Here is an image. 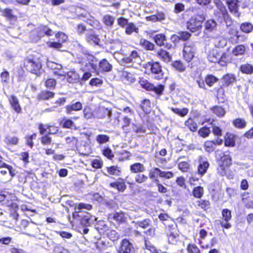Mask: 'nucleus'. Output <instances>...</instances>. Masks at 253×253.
Masks as SVG:
<instances>
[{
	"label": "nucleus",
	"instance_id": "41",
	"mask_svg": "<svg viewBox=\"0 0 253 253\" xmlns=\"http://www.w3.org/2000/svg\"><path fill=\"white\" fill-rule=\"evenodd\" d=\"M141 109L146 113H149L151 109V101L149 99H143L140 104Z\"/></svg>",
	"mask_w": 253,
	"mask_h": 253
},
{
	"label": "nucleus",
	"instance_id": "43",
	"mask_svg": "<svg viewBox=\"0 0 253 253\" xmlns=\"http://www.w3.org/2000/svg\"><path fill=\"white\" fill-rule=\"evenodd\" d=\"M239 70L243 74L251 75L253 73V65L249 63L242 64L240 66Z\"/></svg>",
	"mask_w": 253,
	"mask_h": 253
},
{
	"label": "nucleus",
	"instance_id": "56",
	"mask_svg": "<svg viewBox=\"0 0 253 253\" xmlns=\"http://www.w3.org/2000/svg\"><path fill=\"white\" fill-rule=\"evenodd\" d=\"M205 82L210 87L212 86L213 84L218 82V79L213 75H208L205 77Z\"/></svg>",
	"mask_w": 253,
	"mask_h": 253
},
{
	"label": "nucleus",
	"instance_id": "31",
	"mask_svg": "<svg viewBox=\"0 0 253 253\" xmlns=\"http://www.w3.org/2000/svg\"><path fill=\"white\" fill-rule=\"evenodd\" d=\"M185 126L191 132H194L197 130L198 125L194 119L191 117L188 118L184 122Z\"/></svg>",
	"mask_w": 253,
	"mask_h": 253
},
{
	"label": "nucleus",
	"instance_id": "47",
	"mask_svg": "<svg viewBox=\"0 0 253 253\" xmlns=\"http://www.w3.org/2000/svg\"><path fill=\"white\" fill-rule=\"evenodd\" d=\"M211 110L217 116L220 117L224 116L226 114L225 110L222 106L217 105L213 106L211 108Z\"/></svg>",
	"mask_w": 253,
	"mask_h": 253
},
{
	"label": "nucleus",
	"instance_id": "25",
	"mask_svg": "<svg viewBox=\"0 0 253 253\" xmlns=\"http://www.w3.org/2000/svg\"><path fill=\"white\" fill-rule=\"evenodd\" d=\"M112 68V65L109 63L106 59L104 58L100 61L98 65V70L100 72H108L111 71Z\"/></svg>",
	"mask_w": 253,
	"mask_h": 253
},
{
	"label": "nucleus",
	"instance_id": "62",
	"mask_svg": "<svg viewBox=\"0 0 253 253\" xmlns=\"http://www.w3.org/2000/svg\"><path fill=\"white\" fill-rule=\"evenodd\" d=\"M107 171L110 175H119L121 173V170L119 167L116 166H112L107 168Z\"/></svg>",
	"mask_w": 253,
	"mask_h": 253
},
{
	"label": "nucleus",
	"instance_id": "7",
	"mask_svg": "<svg viewBox=\"0 0 253 253\" xmlns=\"http://www.w3.org/2000/svg\"><path fill=\"white\" fill-rule=\"evenodd\" d=\"M222 84L217 89L216 98L218 100L220 98L225 99V94L224 87H226L236 82V76L234 74L227 73L222 77Z\"/></svg>",
	"mask_w": 253,
	"mask_h": 253
},
{
	"label": "nucleus",
	"instance_id": "6",
	"mask_svg": "<svg viewBox=\"0 0 253 253\" xmlns=\"http://www.w3.org/2000/svg\"><path fill=\"white\" fill-rule=\"evenodd\" d=\"M144 68L148 74H151L155 75V78L156 79L159 80L163 78L164 72L159 62H148L144 65Z\"/></svg>",
	"mask_w": 253,
	"mask_h": 253
},
{
	"label": "nucleus",
	"instance_id": "49",
	"mask_svg": "<svg viewBox=\"0 0 253 253\" xmlns=\"http://www.w3.org/2000/svg\"><path fill=\"white\" fill-rule=\"evenodd\" d=\"M138 28L136 27L135 25L132 22L128 23L125 29V33L127 35H130L133 32L138 33Z\"/></svg>",
	"mask_w": 253,
	"mask_h": 253
},
{
	"label": "nucleus",
	"instance_id": "61",
	"mask_svg": "<svg viewBox=\"0 0 253 253\" xmlns=\"http://www.w3.org/2000/svg\"><path fill=\"white\" fill-rule=\"evenodd\" d=\"M186 251L187 253H201L199 248L195 244L190 243L188 244Z\"/></svg>",
	"mask_w": 253,
	"mask_h": 253
},
{
	"label": "nucleus",
	"instance_id": "24",
	"mask_svg": "<svg viewBox=\"0 0 253 253\" xmlns=\"http://www.w3.org/2000/svg\"><path fill=\"white\" fill-rule=\"evenodd\" d=\"M214 3L217 8L222 14V17L225 20H227L230 17L228 11L221 0H214Z\"/></svg>",
	"mask_w": 253,
	"mask_h": 253
},
{
	"label": "nucleus",
	"instance_id": "38",
	"mask_svg": "<svg viewBox=\"0 0 253 253\" xmlns=\"http://www.w3.org/2000/svg\"><path fill=\"white\" fill-rule=\"evenodd\" d=\"M95 228L101 234H104L109 229L108 224L102 220H100L97 222Z\"/></svg>",
	"mask_w": 253,
	"mask_h": 253
},
{
	"label": "nucleus",
	"instance_id": "13",
	"mask_svg": "<svg viewBox=\"0 0 253 253\" xmlns=\"http://www.w3.org/2000/svg\"><path fill=\"white\" fill-rule=\"evenodd\" d=\"M135 251L134 245L127 239H123L120 242L118 253H133Z\"/></svg>",
	"mask_w": 253,
	"mask_h": 253
},
{
	"label": "nucleus",
	"instance_id": "57",
	"mask_svg": "<svg viewBox=\"0 0 253 253\" xmlns=\"http://www.w3.org/2000/svg\"><path fill=\"white\" fill-rule=\"evenodd\" d=\"M56 79L52 78H48L44 82V85L47 88L54 89L56 86Z\"/></svg>",
	"mask_w": 253,
	"mask_h": 253
},
{
	"label": "nucleus",
	"instance_id": "27",
	"mask_svg": "<svg viewBox=\"0 0 253 253\" xmlns=\"http://www.w3.org/2000/svg\"><path fill=\"white\" fill-rule=\"evenodd\" d=\"M190 163V160L179 162L177 164V167L178 169L182 172H190L192 170V167Z\"/></svg>",
	"mask_w": 253,
	"mask_h": 253
},
{
	"label": "nucleus",
	"instance_id": "59",
	"mask_svg": "<svg viewBox=\"0 0 253 253\" xmlns=\"http://www.w3.org/2000/svg\"><path fill=\"white\" fill-rule=\"evenodd\" d=\"M102 153L104 157L110 160H112L114 157L112 150L109 147H104L102 150Z\"/></svg>",
	"mask_w": 253,
	"mask_h": 253
},
{
	"label": "nucleus",
	"instance_id": "42",
	"mask_svg": "<svg viewBox=\"0 0 253 253\" xmlns=\"http://www.w3.org/2000/svg\"><path fill=\"white\" fill-rule=\"evenodd\" d=\"M240 29L243 33H250L253 31V24L250 22H243L240 25Z\"/></svg>",
	"mask_w": 253,
	"mask_h": 253
},
{
	"label": "nucleus",
	"instance_id": "51",
	"mask_svg": "<svg viewBox=\"0 0 253 253\" xmlns=\"http://www.w3.org/2000/svg\"><path fill=\"white\" fill-rule=\"evenodd\" d=\"M106 234L107 237L113 242L117 241L120 239V235L114 229H109Z\"/></svg>",
	"mask_w": 253,
	"mask_h": 253
},
{
	"label": "nucleus",
	"instance_id": "14",
	"mask_svg": "<svg viewBox=\"0 0 253 253\" xmlns=\"http://www.w3.org/2000/svg\"><path fill=\"white\" fill-rule=\"evenodd\" d=\"M108 219H113L118 224H122L126 222L125 213L122 211L108 214Z\"/></svg>",
	"mask_w": 253,
	"mask_h": 253
},
{
	"label": "nucleus",
	"instance_id": "30",
	"mask_svg": "<svg viewBox=\"0 0 253 253\" xmlns=\"http://www.w3.org/2000/svg\"><path fill=\"white\" fill-rule=\"evenodd\" d=\"M242 201L247 209H253V201L250 198L249 192H245L242 194Z\"/></svg>",
	"mask_w": 253,
	"mask_h": 253
},
{
	"label": "nucleus",
	"instance_id": "39",
	"mask_svg": "<svg viewBox=\"0 0 253 253\" xmlns=\"http://www.w3.org/2000/svg\"><path fill=\"white\" fill-rule=\"evenodd\" d=\"M139 44L146 50L153 51L155 49V44L145 39H140Z\"/></svg>",
	"mask_w": 253,
	"mask_h": 253
},
{
	"label": "nucleus",
	"instance_id": "60",
	"mask_svg": "<svg viewBox=\"0 0 253 253\" xmlns=\"http://www.w3.org/2000/svg\"><path fill=\"white\" fill-rule=\"evenodd\" d=\"M216 26L215 21L212 19H209L205 23V29L209 32L213 30Z\"/></svg>",
	"mask_w": 253,
	"mask_h": 253
},
{
	"label": "nucleus",
	"instance_id": "22",
	"mask_svg": "<svg viewBox=\"0 0 253 253\" xmlns=\"http://www.w3.org/2000/svg\"><path fill=\"white\" fill-rule=\"evenodd\" d=\"M83 108V104L80 101L67 105L65 107V113L67 115H71L73 112L80 111Z\"/></svg>",
	"mask_w": 253,
	"mask_h": 253
},
{
	"label": "nucleus",
	"instance_id": "11",
	"mask_svg": "<svg viewBox=\"0 0 253 253\" xmlns=\"http://www.w3.org/2000/svg\"><path fill=\"white\" fill-rule=\"evenodd\" d=\"M72 216L84 226H88L90 224L91 215L85 211H75L73 213Z\"/></svg>",
	"mask_w": 253,
	"mask_h": 253
},
{
	"label": "nucleus",
	"instance_id": "34",
	"mask_svg": "<svg viewBox=\"0 0 253 253\" xmlns=\"http://www.w3.org/2000/svg\"><path fill=\"white\" fill-rule=\"evenodd\" d=\"M9 207L10 210V216L13 219H15L16 221V223H17L18 222V219L19 217V214L17 212V211L19 209L18 206L16 203L12 202Z\"/></svg>",
	"mask_w": 253,
	"mask_h": 253
},
{
	"label": "nucleus",
	"instance_id": "4",
	"mask_svg": "<svg viewBox=\"0 0 253 253\" xmlns=\"http://www.w3.org/2000/svg\"><path fill=\"white\" fill-rule=\"evenodd\" d=\"M232 165V158L229 155L224 154L220 157L218 161V166L216 172L220 176H225L230 170V168Z\"/></svg>",
	"mask_w": 253,
	"mask_h": 253
},
{
	"label": "nucleus",
	"instance_id": "52",
	"mask_svg": "<svg viewBox=\"0 0 253 253\" xmlns=\"http://www.w3.org/2000/svg\"><path fill=\"white\" fill-rule=\"evenodd\" d=\"M204 147L206 152L209 153L213 152L215 149L213 140H208L206 141L204 144Z\"/></svg>",
	"mask_w": 253,
	"mask_h": 253
},
{
	"label": "nucleus",
	"instance_id": "53",
	"mask_svg": "<svg viewBox=\"0 0 253 253\" xmlns=\"http://www.w3.org/2000/svg\"><path fill=\"white\" fill-rule=\"evenodd\" d=\"M66 144L71 148L76 147L78 143V139L75 136H68L65 138Z\"/></svg>",
	"mask_w": 253,
	"mask_h": 253
},
{
	"label": "nucleus",
	"instance_id": "46",
	"mask_svg": "<svg viewBox=\"0 0 253 253\" xmlns=\"http://www.w3.org/2000/svg\"><path fill=\"white\" fill-rule=\"evenodd\" d=\"M138 57L139 55L137 51L135 50H133L130 52L129 56L123 58V61L126 63H130L133 62V60Z\"/></svg>",
	"mask_w": 253,
	"mask_h": 253
},
{
	"label": "nucleus",
	"instance_id": "55",
	"mask_svg": "<svg viewBox=\"0 0 253 253\" xmlns=\"http://www.w3.org/2000/svg\"><path fill=\"white\" fill-rule=\"evenodd\" d=\"M211 132L210 128L205 126L200 128L198 131V133L201 137L207 138L209 136Z\"/></svg>",
	"mask_w": 253,
	"mask_h": 253
},
{
	"label": "nucleus",
	"instance_id": "9",
	"mask_svg": "<svg viewBox=\"0 0 253 253\" xmlns=\"http://www.w3.org/2000/svg\"><path fill=\"white\" fill-rule=\"evenodd\" d=\"M165 234L168 238L169 244L175 245L179 239L178 231L173 225H169L166 228Z\"/></svg>",
	"mask_w": 253,
	"mask_h": 253
},
{
	"label": "nucleus",
	"instance_id": "29",
	"mask_svg": "<svg viewBox=\"0 0 253 253\" xmlns=\"http://www.w3.org/2000/svg\"><path fill=\"white\" fill-rule=\"evenodd\" d=\"M247 47L243 44L236 45L232 50V54L235 56H242L247 52Z\"/></svg>",
	"mask_w": 253,
	"mask_h": 253
},
{
	"label": "nucleus",
	"instance_id": "58",
	"mask_svg": "<svg viewBox=\"0 0 253 253\" xmlns=\"http://www.w3.org/2000/svg\"><path fill=\"white\" fill-rule=\"evenodd\" d=\"M110 137L106 134H100L96 136V140L99 144L106 143L109 141Z\"/></svg>",
	"mask_w": 253,
	"mask_h": 253
},
{
	"label": "nucleus",
	"instance_id": "21",
	"mask_svg": "<svg viewBox=\"0 0 253 253\" xmlns=\"http://www.w3.org/2000/svg\"><path fill=\"white\" fill-rule=\"evenodd\" d=\"M156 55L161 61L165 63H169L172 60V56L169 52L163 48L159 49Z\"/></svg>",
	"mask_w": 253,
	"mask_h": 253
},
{
	"label": "nucleus",
	"instance_id": "1",
	"mask_svg": "<svg viewBox=\"0 0 253 253\" xmlns=\"http://www.w3.org/2000/svg\"><path fill=\"white\" fill-rule=\"evenodd\" d=\"M174 174L171 171H163L157 167H154L150 169L149 171L148 176L151 179H154L153 182L157 187L159 193L165 194L168 192L166 187L160 183V180L157 178L160 177L163 179H169L172 178Z\"/></svg>",
	"mask_w": 253,
	"mask_h": 253
},
{
	"label": "nucleus",
	"instance_id": "35",
	"mask_svg": "<svg viewBox=\"0 0 253 253\" xmlns=\"http://www.w3.org/2000/svg\"><path fill=\"white\" fill-rule=\"evenodd\" d=\"M153 40L158 46L161 47L165 45V42L167 40V37L164 34L159 33L155 35Z\"/></svg>",
	"mask_w": 253,
	"mask_h": 253
},
{
	"label": "nucleus",
	"instance_id": "15",
	"mask_svg": "<svg viewBox=\"0 0 253 253\" xmlns=\"http://www.w3.org/2000/svg\"><path fill=\"white\" fill-rule=\"evenodd\" d=\"M8 102L11 108L17 114L22 112V109L17 96L14 94L8 96Z\"/></svg>",
	"mask_w": 253,
	"mask_h": 253
},
{
	"label": "nucleus",
	"instance_id": "2",
	"mask_svg": "<svg viewBox=\"0 0 253 253\" xmlns=\"http://www.w3.org/2000/svg\"><path fill=\"white\" fill-rule=\"evenodd\" d=\"M138 83L142 88L146 91L154 92L157 97H160L164 94L165 88L164 84H158L155 85L143 78H140Z\"/></svg>",
	"mask_w": 253,
	"mask_h": 253
},
{
	"label": "nucleus",
	"instance_id": "44",
	"mask_svg": "<svg viewBox=\"0 0 253 253\" xmlns=\"http://www.w3.org/2000/svg\"><path fill=\"white\" fill-rule=\"evenodd\" d=\"M232 124L236 128L242 129L246 126L247 122L244 119L238 118L233 121Z\"/></svg>",
	"mask_w": 253,
	"mask_h": 253
},
{
	"label": "nucleus",
	"instance_id": "63",
	"mask_svg": "<svg viewBox=\"0 0 253 253\" xmlns=\"http://www.w3.org/2000/svg\"><path fill=\"white\" fill-rule=\"evenodd\" d=\"M148 179V177L144 174L138 173L135 176V181L138 184H141L146 182Z\"/></svg>",
	"mask_w": 253,
	"mask_h": 253
},
{
	"label": "nucleus",
	"instance_id": "48",
	"mask_svg": "<svg viewBox=\"0 0 253 253\" xmlns=\"http://www.w3.org/2000/svg\"><path fill=\"white\" fill-rule=\"evenodd\" d=\"M114 17L110 14H106L102 17V22L107 27H112L114 23Z\"/></svg>",
	"mask_w": 253,
	"mask_h": 253
},
{
	"label": "nucleus",
	"instance_id": "5",
	"mask_svg": "<svg viewBox=\"0 0 253 253\" xmlns=\"http://www.w3.org/2000/svg\"><path fill=\"white\" fill-rule=\"evenodd\" d=\"M23 67L26 71L39 75L42 64L39 59L27 57L24 60Z\"/></svg>",
	"mask_w": 253,
	"mask_h": 253
},
{
	"label": "nucleus",
	"instance_id": "18",
	"mask_svg": "<svg viewBox=\"0 0 253 253\" xmlns=\"http://www.w3.org/2000/svg\"><path fill=\"white\" fill-rule=\"evenodd\" d=\"M109 186L117 190L118 192H124L126 189L124 179L120 177L118 178L116 181L110 183Z\"/></svg>",
	"mask_w": 253,
	"mask_h": 253
},
{
	"label": "nucleus",
	"instance_id": "64",
	"mask_svg": "<svg viewBox=\"0 0 253 253\" xmlns=\"http://www.w3.org/2000/svg\"><path fill=\"white\" fill-rule=\"evenodd\" d=\"M55 37L57 39V41L62 44L66 42L68 39L67 36L64 33L61 31L55 34Z\"/></svg>",
	"mask_w": 253,
	"mask_h": 253
},
{
	"label": "nucleus",
	"instance_id": "40",
	"mask_svg": "<svg viewBox=\"0 0 253 253\" xmlns=\"http://www.w3.org/2000/svg\"><path fill=\"white\" fill-rule=\"evenodd\" d=\"M192 194L195 198L200 199L204 194V189L201 186H197L193 188Z\"/></svg>",
	"mask_w": 253,
	"mask_h": 253
},
{
	"label": "nucleus",
	"instance_id": "28",
	"mask_svg": "<svg viewBox=\"0 0 253 253\" xmlns=\"http://www.w3.org/2000/svg\"><path fill=\"white\" fill-rule=\"evenodd\" d=\"M85 40L89 44L94 45H100L101 42L98 35L94 33L86 35L85 36Z\"/></svg>",
	"mask_w": 253,
	"mask_h": 253
},
{
	"label": "nucleus",
	"instance_id": "32",
	"mask_svg": "<svg viewBox=\"0 0 253 253\" xmlns=\"http://www.w3.org/2000/svg\"><path fill=\"white\" fill-rule=\"evenodd\" d=\"M66 79L70 83H76L80 81V76L76 71L71 70L67 72Z\"/></svg>",
	"mask_w": 253,
	"mask_h": 253
},
{
	"label": "nucleus",
	"instance_id": "23",
	"mask_svg": "<svg viewBox=\"0 0 253 253\" xmlns=\"http://www.w3.org/2000/svg\"><path fill=\"white\" fill-rule=\"evenodd\" d=\"M55 96V93L47 90H42L39 93L37 96L38 101H45L53 98Z\"/></svg>",
	"mask_w": 253,
	"mask_h": 253
},
{
	"label": "nucleus",
	"instance_id": "19",
	"mask_svg": "<svg viewBox=\"0 0 253 253\" xmlns=\"http://www.w3.org/2000/svg\"><path fill=\"white\" fill-rule=\"evenodd\" d=\"M220 51L217 49H212L209 51L207 56L208 61L211 63H219Z\"/></svg>",
	"mask_w": 253,
	"mask_h": 253
},
{
	"label": "nucleus",
	"instance_id": "16",
	"mask_svg": "<svg viewBox=\"0 0 253 253\" xmlns=\"http://www.w3.org/2000/svg\"><path fill=\"white\" fill-rule=\"evenodd\" d=\"M239 0H226L227 4L230 12L235 16L239 17L240 13L239 12Z\"/></svg>",
	"mask_w": 253,
	"mask_h": 253
},
{
	"label": "nucleus",
	"instance_id": "37",
	"mask_svg": "<svg viewBox=\"0 0 253 253\" xmlns=\"http://www.w3.org/2000/svg\"><path fill=\"white\" fill-rule=\"evenodd\" d=\"M171 66L179 72L185 71L186 68V66L180 60H176L172 62Z\"/></svg>",
	"mask_w": 253,
	"mask_h": 253
},
{
	"label": "nucleus",
	"instance_id": "26",
	"mask_svg": "<svg viewBox=\"0 0 253 253\" xmlns=\"http://www.w3.org/2000/svg\"><path fill=\"white\" fill-rule=\"evenodd\" d=\"M233 60L234 59L230 53L223 52L220 54L219 64L221 66H226L228 64L232 63Z\"/></svg>",
	"mask_w": 253,
	"mask_h": 253
},
{
	"label": "nucleus",
	"instance_id": "33",
	"mask_svg": "<svg viewBox=\"0 0 253 253\" xmlns=\"http://www.w3.org/2000/svg\"><path fill=\"white\" fill-rule=\"evenodd\" d=\"M145 168L143 164L135 163L130 166V171L132 173H139L144 172Z\"/></svg>",
	"mask_w": 253,
	"mask_h": 253
},
{
	"label": "nucleus",
	"instance_id": "45",
	"mask_svg": "<svg viewBox=\"0 0 253 253\" xmlns=\"http://www.w3.org/2000/svg\"><path fill=\"white\" fill-rule=\"evenodd\" d=\"M170 110L174 114L181 117H184L189 113V109L187 108H183L179 109L178 108L171 107Z\"/></svg>",
	"mask_w": 253,
	"mask_h": 253
},
{
	"label": "nucleus",
	"instance_id": "3",
	"mask_svg": "<svg viewBox=\"0 0 253 253\" xmlns=\"http://www.w3.org/2000/svg\"><path fill=\"white\" fill-rule=\"evenodd\" d=\"M205 20V16L203 14H196L186 22V28L192 33L201 31Z\"/></svg>",
	"mask_w": 253,
	"mask_h": 253
},
{
	"label": "nucleus",
	"instance_id": "17",
	"mask_svg": "<svg viewBox=\"0 0 253 253\" xmlns=\"http://www.w3.org/2000/svg\"><path fill=\"white\" fill-rule=\"evenodd\" d=\"M237 136L230 132H227L224 136V145L227 147H234L236 145Z\"/></svg>",
	"mask_w": 253,
	"mask_h": 253
},
{
	"label": "nucleus",
	"instance_id": "50",
	"mask_svg": "<svg viewBox=\"0 0 253 253\" xmlns=\"http://www.w3.org/2000/svg\"><path fill=\"white\" fill-rule=\"evenodd\" d=\"M60 125L64 128H76L74 122L70 119H63L60 123Z\"/></svg>",
	"mask_w": 253,
	"mask_h": 253
},
{
	"label": "nucleus",
	"instance_id": "54",
	"mask_svg": "<svg viewBox=\"0 0 253 253\" xmlns=\"http://www.w3.org/2000/svg\"><path fill=\"white\" fill-rule=\"evenodd\" d=\"M4 142L7 146L16 145L18 143L19 138L16 136H6L4 138Z\"/></svg>",
	"mask_w": 253,
	"mask_h": 253
},
{
	"label": "nucleus",
	"instance_id": "20",
	"mask_svg": "<svg viewBox=\"0 0 253 253\" xmlns=\"http://www.w3.org/2000/svg\"><path fill=\"white\" fill-rule=\"evenodd\" d=\"M195 207L207 212L211 208V203L209 200L200 199L196 202Z\"/></svg>",
	"mask_w": 253,
	"mask_h": 253
},
{
	"label": "nucleus",
	"instance_id": "8",
	"mask_svg": "<svg viewBox=\"0 0 253 253\" xmlns=\"http://www.w3.org/2000/svg\"><path fill=\"white\" fill-rule=\"evenodd\" d=\"M196 51V48L193 42H186L183 44L182 56L183 59L188 63L194 58Z\"/></svg>",
	"mask_w": 253,
	"mask_h": 253
},
{
	"label": "nucleus",
	"instance_id": "36",
	"mask_svg": "<svg viewBox=\"0 0 253 253\" xmlns=\"http://www.w3.org/2000/svg\"><path fill=\"white\" fill-rule=\"evenodd\" d=\"M2 15L9 20H16L17 16L15 15L13 10L10 8H5L1 11Z\"/></svg>",
	"mask_w": 253,
	"mask_h": 253
},
{
	"label": "nucleus",
	"instance_id": "12",
	"mask_svg": "<svg viewBox=\"0 0 253 253\" xmlns=\"http://www.w3.org/2000/svg\"><path fill=\"white\" fill-rule=\"evenodd\" d=\"M221 218L219 220L221 227L226 229L231 228L232 225L230 222L232 217L231 211L228 209H224L221 211Z\"/></svg>",
	"mask_w": 253,
	"mask_h": 253
},
{
	"label": "nucleus",
	"instance_id": "10",
	"mask_svg": "<svg viewBox=\"0 0 253 253\" xmlns=\"http://www.w3.org/2000/svg\"><path fill=\"white\" fill-rule=\"evenodd\" d=\"M197 169L196 173L200 176L203 177L208 171L210 167V163L206 158L203 156H199L197 158Z\"/></svg>",
	"mask_w": 253,
	"mask_h": 253
}]
</instances>
